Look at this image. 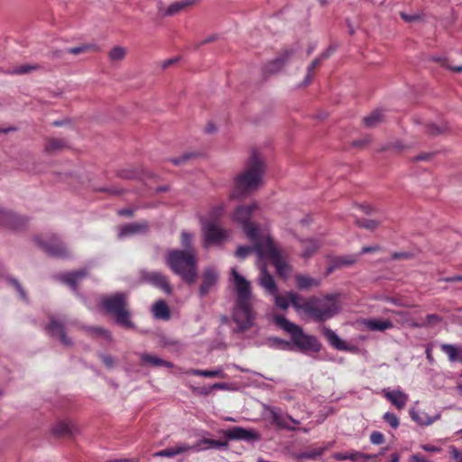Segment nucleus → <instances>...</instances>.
<instances>
[{
  "label": "nucleus",
  "mask_w": 462,
  "mask_h": 462,
  "mask_svg": "<svg viewBox=\"0 0 462 462\" xmlns=\"http://www.w3.org/2000/svg\"><path fill=\"white\" fill-rule=\"evenodd\" d=\"M232 281L236 292L233 319L239 331H245L254 325V314L252 308V291L250 282L236 268L231 270Z\"/></svg>",
  "instance_id": "nucleus-1"
},
{
  "label": "nucleus",
  "mask_w": 462,
  "mask_h": 462,
  "mask_svg": "<svg viewBox=\"0 0 462 462\" xmlns=\"http://www.w3.org/2000/svg\"><path fill=\"white\" fill-rule=\"evenodd\" d=\"M264 165L259 155L254 151L245 164L244 171L235 178L230 197L240 199L256 189L262 181Z\"/></svg>",
  "instance_id": "nucleus-2"
},
{
  "label": "nucleus",
  "mask_w": 462,
  "mask_h": 462,
  "mask_svg": "<svg viewBox=\"0 0 462 462\" xmlns=\"http://www.w3.org/2000/svg\"><path fill=\"white\" fill-rule=\"evenodd\" d=\"M166 263L184 282L188 283L195 282L198 273L194 250H171L166 255Z\"/></svg>",
  "instance_id": "nucleus-3"
},
{
  "label": "nucleus",
  "mask_w": 462,
  "mask_h": 462,
  "mask_svg": "<svg viewBox=\"0 0 462 462\" xmlns=\"http://www.w3.org/2000/svg\"><path fill=\"white\" fill-rule=\"evenodd\" d=\"M273 322L281 329L290 334L292 350L297 349L302 353L320 351L321 346L314 336L305 334L300 326L291 322L285 317L274 315Z\"/></svg>",
  "instance_id": "nucleus-4"
},
{
  "label": "nucleus",
  "mask_w": 462,
  "mask_h": 462,
  "mask_svg": "<svg viewBox=\"0 0 462 462\" xmlns=\"http://www.w3.org/2000/svg\"><path fill=\"white\" fill-rule=\"evenodd\" d=\"M127 299V293L116 292L104 297L101 300V306L106 313L113 317L118 326L125 328H134V324L131 320Z\"/></svg>",
  "instance_id": "nucleus-5"
},
{
  "label": "nucleus",
  "mask_w": 462,
  "mask_h": 462,
  "mask_svg": "<svg viewBox=\"0 0 462 462\" xmlns=\"http://www.w3.org/2000/svg\"><path fill=\"white\" fill-rule=\"evenodd\" d=\"M338 311L337 297L333 294H328L322 298L310 297L306 304V314L318 322L331 319Z\"/></svg>",
  "instance_id": "nucleus-6"
},
{
  "label": "nucleus",
  "mask_w": 462,
  "mask_h": 462,
  "mask_svg": "<svg viewBox=\"0 0 462 462\" xmlns=\"http://www.w3.org/2000/svg\"><path fill=\"white\" fill-rule=\"evenodd\" d=\"M255 247L259 258L270 260L280 276L285 278L290 274V266L270 236L263 237L257 242Z\"/></svg>",
  "instance_id": "nucleus-7"
},
{
  "label": "nucleus",
  "mask_w": 462,
  "mask_h": 462,
  "mask_svg": "<svg viewBox=\"0 0 462 462\" xmlns=\"http://www.w3.org/2000/svg\"><path fill=\"white\" fill-rule=\"evenodd\" d=\"M256 208V204L241 205L236 208L232 216L233 221L239 224L246 236L253 242H255V244L263 237L270 236L269 235H261L258 226L250 221L252 214Z\"/></svg>",
  "instance_id": "nucleus-8"
},
{
  "label": "nucleus",
  "mask_w": 462,
  "mask_h": 462,
  "mask_svg": "<svg viewBox=\"0 0 462 462\" xmlns=\"http://www.w3.org/2000/svg\"><path fill=\"white\" fill-rule=\"evenodd\" d=\"M76 325L77 321L69 319L67 315H51L49 317V323L45 326V330L51 337L59 339L64 346L70 347L74 342L67 335L66 329Z\"/></svg>",
  "instance_id": "nucleus-9"
},
{
  "label": "nucleus",
  "mask_w": 462,
  "mask_h": 462,
  "mask_svg": "<svg viewBox=\"0 0 462 462\" xmlns=\"http://www.w3.org/2000/svg\"><path fill=\"white\" fill-rule=\"evenodd\" d=\"M203 245L204 247L211 245H222L230 236L228 229L221 227L213 221H202Z\"/></svg>",
  "instance_id": "nucleus-10"
},
{
  "label": "nucleus",
  "mask_w": 462,
  "mask_h": 462,
  "mask_svg": "<svg viewBox=\"0 0 462 462\" xmlns=\"http://www.w3.org/2000/svg\"><path fill=\"white\" fill-rule=\"evenodd\" d=\"M35 242L44 252L53 257L69 258L71 255L68 247L55 235L37 236Z\"/></svg>",
  "instance_id": "nucleus-11"
},
{
  "label": "nucleus",
  "mask_w": 462,
  "mask_h": 462,
  "mask_svg": "<svg viewBox=\"0 0 462 462\" xmlns=\"http://www.w3.org/2000/svg\"><path fill=\"white\" fill-rule=\"evenodd\" d=\"M410 414L411 419L420 425H429L440 416L433 406H412Z\"/></svg>",
  "instance_id": "nucleus-12"
},
{
  "label": "nucleus",
  "mask_w": 462,
  "mask_h": 462,
  "mask_svg": "<svg viewBox=\"0 0 462 462\" xmlns=\"http://www.w3.org/2000/svg\"><path fill=\"white\" fill-rule=\"evenodd\" d=\"M141 278L143 282L152 284V286L161 289L165 293L171 292V287L169 283L168 278L161 272H142Z\"/></svg>",
  "instance_id": "nucleus-13"
},
{
  "label": "nucleus",
  "mask_w": 462,
  "mask_h": 462,
  "mask_svg": "<svg viewBox=\"0 0 462 462\" xmlns=\"http://www.w3.org/2000/svg\"><path fill=\"white\" fill-rule=\"evenodd\" d=\"M297 51L298 48L296 47L286 48L279 57L271 60L264 66V72L270 74L278 72L282 69L284 64L291 60V58L297 52Z\"/></svg>",
  "instance_id": "nucleus-14"
},
{
  "label": "nucleus",
  "mask_w": 462,
  "mask_h": 462,
  "mask_svg": "<svg viewBox=\"0 0 462 462\" xmlns=\"http://www.w3.org/2000/svg\"><path fill=\"white\" fill-rule=\"evenodd\" d=\"M217 281V271L212 266L205 268L202 274V282L199 287V296L201 298L206 297L213 287L216 286Z\"/></svg>",
  "instance_id": "nucleus-15"
},
{
  "label": "nucleus",
  "mask_w": 462,
  "mask_h": 462,
  "mask_svg": "<svg viewBox=\"0 0 462 462\" xmlns=\"http://www.w3.org/2000/svg\"><path fill=\"white\" fill-rule=\"evenodd\" d=\"M224 435L230 440H245L251 442L259 439L258 435L254 430H245L241 427L228 429L224 431Z\"/></svg>",
  "instance_id": "nucleus-16"
},
{
  "label": "nucleus",
  "mask_w": 462,
  "mask_h": 462,
  "mask_svg": "<svg viewBox=\"0 0 462 462\" xmlns=\"http://www.w3.org/2000/svg\"><path fill=\"white\" fill-rule=\"evenodd\" d=\"M259 284L271 295H274L278 292V288L274 279L267 271L264 263L260 268Z\"/></svg>",
  "instance_id": "nucleus-17"
},
{
  "label": "nucleus",
  "mask_w": 462,
  "mask_h": 462,
  "mask_svg": "<svg viewBox=\"0 0 462 462\" xmlns=\"http://www.w3.org/2000/svg\"><path fill=\"white\" fill-rule=\"evenodd\" d=\"M148 229V224L145 221L129 223L120 226L118 236L120 238L130 236L136 234H142Z\"/></svg>",
  "instance_id": "nucleus-18"
},
{
  "label": "nucleus",
  "mask_w": 462,
  "mask_h": 462,
  "mask_svg": "<svg viewBox=\"0 0 462 462\" xmlns=\"http://www.w3.org/2000/svg\"><path fill=\"white\" fill-rule=\"evenodd\" d=\"M53 435L58 437L72 436L79 431L77 426L69 420L57 422L52 430Z\"/></svg>",
  "instance_id": "nucleus-19"
},
{
  "label": "nucleus",
  "mask_w": 462,
  "mask_h": 462,
  "mask_svg": "<svg viewBox=\"0 0 462 462\" xmlns=\"http://www.w3.org/2000/svg\"><path fill=\"white\" fill-rule=\"evenodd\" d=\"M22 223V218L18 215H16L13 211L0 208V226L16 228Z\"/></svg>",
  "instance_id": "nucleus-20"
},
{
  "label": "nucleus",
  "mask_w": 462,
  "mask_h": 462,
  "mask_svg": "<svg viewBox=\"0 0 462 462\" xmlns=\"http://www.w3.org/2000/svg\"><path fill=\"white\" fill-rule=\"evenodd\" d=\"M87 276L86 269L64 273L60 276V280L68 284L72 290H76L77 285Z\"/></svg>",
  "instance_id": "nucleus-21"
},
{
  "label": "nucleus",
  "mask_w": 462,
  "mask_h": 462,
  "mask_svg": "<svg viewBox=\"0 0 462 462\" xmlns=\"http://www.w3.org/2000/svg\"><path fill=\"white\" fill-rule=\"evenodd\" d=\"M322 334L326 337L328 342L330 344V346H332L334 348H336L337 350H347L348 349V347L343 342V340L331 328L324 326L322 328Z\"/></svg>",
  "instance_id": "nucleus-22"
},
{
  "label": "nucleus",
  "mask_w": 462,
  "mask_h": 462,
  "mask_svg": "<svg viewBox=\"0 0 462 462\" xmlns=\"http://www.w3.org/2000/svg\"><path fill=\"white\" fill-rule=\"evenodd\" d=\"M190 449H191V447H189L187 444H177L174 447H170L165 449H162V450L153 453L152 457H171L185 453Z\"/></svg>",
  "instance_id": "nucleus-23"
},
{
  "label": "nucleus",
  "mask_w": 462,
  "mask_h": 462,
  "mask_svg": "<svg viewBox=\"0 0 462 462\" xmlns=\"http://www.w3.org/2000/svg\"><path fill=\"white\" fill-rule=\"evenodd\" d=\"M188 374L190 375H198L203 377L209 378H226L227 374H225L222 366H217L214 369L210 370H201V369H190L187 372Z\"/></svg>",
  "instance_id": "nucleus-24"
},
{
  "label": "nucleus",
  "mask_w": 462,
  "mask_h": 462,
  "mask_svg": "<svg viewBox=\"0 0 462 462\" xmlns=\"http://www.w3.org/2000/svg\"><path fill=\"white\" fill-rule=\"evenodd\" d=\"M363 324L370 331H384L393 328V323L390 320L384 319H365Z\"/></svg>",
  "instance_id": "nucleus-25"
},
{
  "label": "nucleus",
  "mask_w": 462,
  "mask_h": 462,
  "mask_svg": "<svg viewBox=\"0 0 462 462\" xmlns=\"http://www.w3.org/2000/svg\"><path fill=\"white\" fill-rule=\"evenodd\" d=\"M358 255L347 254L342 256H336L331 261V266L328 268V272H332L335 269L342 268L346 266L353 265L356 263Z\"/></svg>",
  "instance_id": "nucleus-26"
},
{
  "label": "nucleus",
  "mask_w": 462,
  "mask_h": 462,
  "mask_svg": "<svg viewBox=\"0 0 462 462\" xmlns=\"http://www.w3.org/2000/svg\"><path fill=\"white\" fill-rule=\"evenodd\" d=\"M383 393L392 404H405L408 402V395L400 389H384Z\"/></svg>",
  "instance_id": "nucleus-27"
},
{
  "label": "nucleus",
  "mask_w": 462,
  "mask_h": 462,
  "mask_svg": "<svg viewBox=\"0 0 462 462\" xmlns=\"http://www.w3.org/2000/svg\"><path fill=\"white\" fill-rule=\"evenodd\" d=\"M141 361L144 365H150L151 366L159 367L165 366L167 368H172L173 364L170 361L163 360L156 356L143 353L141 355Z\"/></svg>",
  "instance_id": "nucleus-28"
},
{
  "label": "nucleus",
  "mask_w": 462,
  "mask_h": 462,
  "mask_svg": "<svg viewBox=\"0 0 462 462\" xmlns=\"http://www.w3.org/2000/svg\"><path fill=\"white\" fill-rule=\"evenodd\" d=\"M441 350L448 356L450 362L462 363V346L451 344L441 345Z\"/></svg>",
  "instance_id": "nucleus-29"
},
{
  "label": "nucleus",
  "mask_w": 462,
  "mask_h": 462,
  "mask_svg": "<svg viewBox=\"0 0 462 462\" xmlns=\"http://www.w3.org/2000/svg\"><path fill=\"white\" fill-rule=\"evenodd\" d=\"M321 243L319 240L315 238H309L302 241V257L305 259H309L311 255H313L317 250L320 247Z\"/></svg>",
  "instance_id": "nucleus-30"
},
{
  "label": "nucleus",
  "mask_w": 462,
  "mask_h": 462,
  "mask_svg": "<svg viewBox=\"0 0 462 462\" xmlns=\"http://www.w3.org/2000/svg\"><path fill=\"white\" fill-rule=\"evenodd\" d=\"M295 281L297 287L300 290H307L311 287H317L319 285V281L318 279L304 274L296 275Z\"/></svg>",
  "instance_id": "nucleus-31"
},
{
  "label": "nucleus",
  "mask_w": 462,
  "mask_h": 462,
  "mask_svg": "<svg viewBox=\"0 0 462 462\" xmlns=\"http://www.w3.org/2000/svg\"><path fill=\"white\" fill-rule=\"evenodd\" d=\"M364 125L368 128L376 127L379 124L383 122V115L382 110L376 109L367 116L363 118Z\"/></svg>",
  "instance_id": "nucleus-32"
},
{
  "label": "nucleus",
  "mask_w": 462,
  "mask_h": 462,
  "mask_svg": "<svg viewBox=\"0 0 462 462\" xmlns=\"http://www.w3.org/2000/svg\"><path fill=\"white\" fill-rule=\"evenodd\" d=\"M194 0H179L172 4H171L166 9L164 15L172 16L180 11H182L187 6H189L194 4Z\"/></svg>",
  "instance_id": "nucleus-33"
},
{
  "label": "nucleus",
  "mask_w": 462,
  "mask_h": 462,
  "mask_svg": "<svg viewBox=\"0 0 462 462\" xmlns=\"http://www.w3.org/2000/svg\"><path fill=\"white\" fill-rule=\"evenodd\" d=\"M152 314L155 319H169L171 317L169 308L165 301L158 300L152 308Z\"/></svg>",
  "instance_id": "nucleus-34"
},
{
  "label": "nucleus",
  "mask_w": 462,
  "mask_h": 462,
  "mask_svg": "<svg viewBox=\"0 0 462 462\" xmlns=\"http://www.w3.org/2000/svg\"><path fill=\"white\" fill-rule=\"evenodd\" d=\"M288 298L290 303L297 311H302L306 314V304L308 300H304L300 294L293 291L288 292Z\"/></svg>",
  "instance_id": "nucleus-35"
},
{
  "label": "nucleus",
  "mask_w": 462,
  "mask_h": 462,
  "mask_svg": "<svg viewBox=\"0 0 462 462\" xmlns=\"http://www.w3.org/2000/svg\"><path fill=\"white\" fill-rule=\"evenodd\" d=\"M99 50V46L96 43H86L77 47L69 48L66 51L70 54L78 55L88 51H98Z\"/></svg>",
  "instance_id": "nucleus-36"
},
{
  "label": "nucleus",
  "mask_w": 462,
  "mask_h": 462,
  "mask_svg": "<svg viewBox=\"0 0 462 462\" xmlns=\"http://www.w3.org/2000/svg\"><path fill=\"white\" fill-rule=\"evenodd\" d=\"M2 278L16 290V291L19 293L22 300H23L24 301L28 300L27 294H26L25 291L23 290L21 283L19 282V281L16 278L13 277L9 274H4L2 276Z\"/></svg>",
  "instance_id": "nucleus-37"
},
{
  "label": "nucleus",
  "mask_w": 462,
  "mask_h": 462,
  "mask_svg": "<svg viewBox=\"0 0 462 462\" xmlns=\"http://www.w3.org/2000/svg\"><path fill=\"white\" fill-rule=\"evenodd\" d=\"M127 53V50L122 46H115L108 52V58L111 62L116 63L123 60Z\"/></svg>",
  "instance_id": "nucleus-38"
},
{
  "label": "nucleus",
  "mask_w": 462,
  "mask_h": 462,
  "mask_svg": "<svg viewBox=\"0 0 462 462\" xmlns=\"http://www.w3.org/2000/svg\"><path fill=\"white\" fill-rule=\"evenodd\" d=\"M268 345L271 347H275L281 350H292V343L291 341H287L284 339H281L278 337H271L268 339Z\"/></svg>",
  "instance_id": "nucleus-39"
},
{
  "label": "nucleus",
  "mask_w": 462,
  "mask_h": 462,
  "mask_svg": "<svg viewBox=\"0 0 462 462\" xmlns=\"http://www.w3.org/2000/svg\"><path fill=\"white\" fill-rule=\"evenodd\" d=\"M37 69H38V67L35 65L24 64V65L14 67V69L4 71V72L5 74H9V75H24V74L31 73L32 71L36 70Z\"/></svg>",
  "instance_id": "nucleus-40"
},
{
  "label": "nucleus",
  "mask_w": 462,
  "mask_h": 462,
  "mask_svg": "<svg viewBox=\"0 0 462 462\" xmlns=\"http://www.w3.org/2000/svg\"><path fill=\"white\" fill-rule=\"evenodd\" d=\"M378 455H366L359 451L348 452V459L354 462H365L367 459L377 460Z\"/></svg>",
  "instance_id": "nucleus-41"
},
{
  "label": "nucleus",
  "mask_w": 462,
  "mask_h": 462,
  "mask_svg": "<svg viewBox=\"0 0 462 462\" xmlns=\"http://www.w3.org/2000/svg\"><path fill=\"white\" fill-rule=\"evenodd\" d=\"M224 211L225 205L222 203L218 204L210 209L208 217L207 218H204L202 221H213L215 223H217V220L223 215Z\"/></svg>",
  "instance_id": "nucleus-42"
},
{
  "label": "nucleus",
  "mask_w": 462,
  "mask_h": 462,
  "mask_svg": "<svg viewBox=\"0 0 462 462\" xmlns=\"http://www.w3.org/2000/svg\"><path fill=\"white\" fill-rule=\"evenodd\" d=\"M85 329L97 337H101L107 340L111 339L110 331L102 327H86Z\"/></svg>",
  "instance_id": "nucleus-43"
},
{
  "label": "nucleus",
  "mask_w": 462,
  "mask_h": 462,
  "mask_svg": "<svg viewBox=\"0 0 462 462\" xmlns=\"http://www.w3.org/2000/svg\"><path fill=\"white\" fill-rule=\"evenodd\" d=\"M380 223H381L380 220L367 219V218L357 219L356 221V224L358 226H360L362 228H365L367 230H374V229H375L380 225Z\"/></svg>",
  "instance_id": "nucleus-44"
},
{
  "label": "nucleus",
  "mask_w": 462,
  "mask_h": 462,
  "mask_svg": "<svg viewBox=\"0 0 462 462\" xmlns=\"http://www.w3.org/2000/svg\"><path fill=\"white\" fill-rule=\"evenodd\" d=\"M254 251L256 252V247H255V242H254V245L253 246H250V245H242V246H239L237 248V250L236 251V256L241 260H244L245 258H246L250 254H252Z\"/></svg>",
  "instance_id": "nucleus-45"
},
{
  "label": "nucleus",
  "mask_w": 462,
  "mask_h": 462,
  "mask_svg": "<svg viewBox=\"0 0 462 462\" xmlns=\"http://www.w3.org/2000/svg\"><path fill=\"white\" fill-rule=\"evenodd\" d=\"M201 443L206 444L208 446V448H224L227 447L226 441L215 440V439H203L201 440Z\"/></svg>",
  "instance_id": "nucleus-46"
},
{
  "label": "nucleus",
  "mask_w": 462,
  "mask_h": 462,
  "mask_svg": "<svg viewBox=\"0 0 462 462\" xmlns=\"http://www.w3.org/2000/svg\"><path fill=\"white\" fill-rule=\"evenodd\" d=\"M274 296V303L276 305V307L282 309V310H287L288 307H289V303H290V300L287 297H284V296H281L278 294V292L276 294L273 295Z\"/></svg>",
  "instance_id": "nucleus-47"
},
{
  "label": "nucleus",
  "mask_w": 462,
  "mask_h": 462,
  "mask_svg": "<svg viewBox=\"0 0 462 462\" xmlns=\"http://www.w3.org/2000/svg\"><path fill=\"white\" fill-rule=\"evenodd\" d=\"M324 452V448H318L314 450L305 451L300 455L301 458L315 459L321 456Z\"/></svg>",
  "instance_id": "nucleus-48"
},
{
  "label": "nucleus",
  "mask_w": 462,
  "mask_h": 462,
  "mask_svg": "<svg viewBox=\"0 0 462 462\" xmlns=\"http://www.w3.org/2000/svg\"><path fill=\"white\" fill-rule=\"evenodd\" d=\"M65 145V142L62 139H51L46 146L48 151H55L62 148Z\"/></svg>",
  "instance_id": "nucleus-49"
},
{
  "label": "nucleus",
  "mask_w": 462,
  "mask_h": 462,
  "mask_svg": "<svg viewBox=\"0 0 462 462\" xmlns=\"http://www.w3.org/2000/svg\"><path fill=\"white\" fill-rule=\"evenodd\" d=\"M383 419L393 429H396L399 426V420L393 413L386 412L383 415Z\"/></svg>",
  "instance_id": "nucleus-50"
},
{
  "label": "nucleus",
  "mask_w": 462,
  "mask_h": 462,
  "mask_svg": "<svg viewBox=\"0 0 462 462\" xmlns=\"http://www.w3.org/2000/svg\"><path fill=\"white\" fill-rule=\"evenodd\" d=\"M191 240L192 236L189 233L186 231L181 233V245L185 248L184 250H193L191 248Z\"/></svg>",
  "instance_id": "nucleus-51"
},
{
  "label": "nucleus",
  "mask_w": 462,
  "mask_h": 462,
  "mask_svg": "<svg viewBox=\"0 0 462 462\" xmlns=\"http://www.w3.org/2000/svg\"><path fill=\"white\" fill-rule=\"evenodd\" d=\"M99 358L102 360L104 365L111 369L115 366V358L112 356L106 355V354H99Z\"/></svg>",
  "instance_id": "nucleus-52"
},
{
  "label": "nucleus",
  "mask_w": 462,
  "mask_h": 462,
  "mask_svg": "<svg viewBox=\"0 0 462 462\" xmlns=\"http://www.w3.org/2000/svg\"><path fill=\"white\" fill-rule=\"evenodd\" d=\"M384 437L379 431H374L370 435V441L374 445H379L383 442Z\"/></svg>",
  "instance_id": "nucleus-53"
},
{
  "label": "nucleus",
  "mask_w": 462,
  "mask_h": 462,
  "mask_svg": "<svg viewBox=\"0 0 462 462\" xmlns=\"http://www.w3.org/2000/svg\"><path fill=\"white\" fill-rule=\"evenodd\" d=\"M195 154L192 153V152H187L185 154H183L182 156L180 157H177V158H173L171 160V162L174 164V165H180L181 163L185 162L186 161H188L189 159H190L191 157H193Z\"/></svg>",
  "instance_id": "nucleus-54"
},
{
  "label": "nucleus",
  "mask_w": 462,
  "mask_h": 462,
  "mask_svg": "<svg viewBox=\"0 0 462 462\" xmlns=\"http://www.w3.org/2000/svg\"><path fill=\"white\" fill-rule=\"evenodd\" d=\"M445 127H440L435 124L427 125V131L431 134H439L444 131Z\"/></svg>",
  "instance_id": "nucleus-55"
},
{
  "label": "nucleus",
  "mask_w": 462,
  "mask_h": 462,
  "mask_svg": "<svg viewBox=\"0 0 462 462\" xmlns=\"http://www.w3.org/2000/svg\"><path fill=\"white\" fill-rule=\"evenodd\" d=\"M450 454H451L452 458L456 462H462V452L459 451L457 448L451 447L450 448Z\"/></svg>",
  "instance_id": "nucleus-56"
},
{
  "label": "nucleus",
  "mask_w": 462,
  "mask_h": 462,
  "mask_svg": "<svg viewBox=\"0 0 462 462\" xmlns=\"http://www.w3.org/2000/svg\"><path fill=\"white\" fill-rule=\"evenodd\" d=\"M337 47L334 46V45H330L327 50H325L320 55V59L322 60H325L327 59H328L333 53L334 51H336Z\"/></svg>",
  "instance_id": "nucleus-57"
},
{
  "label": "nucleus",
  "mask_w": 462,
  "mask_h": 462,
  "mask_svg": "<svg viewBox=\"0 0 462 462\" xmlns=\"http://www.w3.org/2000/svg\"><path fill=\"white\" fill-rule=\"evenodd\" d=\"M408 462H432L427 458H425L421 454H413L411 455L409 459H408Z\"/></svg>",
  "instance_id": "nucleus-58"
},
{
  "label": "nucleus",
  "mask_w": 462,
  "mask_h": 462,
  "mask_svg": "<svg viewBox=\"0 0 462 462\" xmlns=\"http://www.w3.org/2000/svg\"><path fill=\"white\" fill-rule=\"evenodd\" d=\"M411 254L408 252H400V253H393L392 254V258L393 260H402V259H410L411 258Z\"/></svg>",
  "instance_id": "nucleus-59"
},
{
  "label": "nucleus",
  "mask_w": 462,
  "mask_h": 462,
  "mask_svg": "<svg viewBox=\"0 0 462 462\" xmlns=\"http://www.w3.org/2000/svg\"><path fill=\"white\" fill-rule=\"evenodd\" d=\"M273 420L278 425L282 427H286L287 423L285 419L282 416L278 415L276 412L273 411Z\"/></svg>",
  "instance_id": "nucleus-60"
},
{
  "label": "nucleus",
  "mask_w": 462,
  "mask_h": 462,
  "mask_svg": "<svg viewBox=\"0 0 462 462\" xmlns=\"http://www.w3.org/2000/svg\"><path fill=\"white\" fill-rule=\"evenodd\" d=\"M401 17L407 23L415 22L420 19L418 14H408L405 13H401Z\"/></svg>",
  "instance_id": "nucleus-61"
},
{
  "label": "nucleus",
  "mask_w": 462,
  "mask_h": 462,
  "mask_svg": "<svg viewBox=\"0 0 462 462\" xmlns=\"http://www.w3.org/2000/svg\"><path fill=\"white\" fill-rule=\"evenodd\" d=\"M420 448L427 452H439L441 450L440 448L431 444H423L420 446Z\"/></svg>",
  "instance_id": "nucleus-62"
},
{
  "label": "nucleus",
  "mask_w": 462,
  "mask_h": 462,
  "mask_svg": "<svg viewBox=\"0 0 462 462\" xmlns=\"http://www.w3.org/2000/svg\"><path fill=\"white\" fill-rule=\"evenodd\" d=\"M213 389L219 390H231L233 389L232 384L228 383H216L212 386Z\"/></svg>",
  "instance_id": "nucleus-63"
},
{
  "label": "nucleus",
  "mask_w": 462,
  "mask_h": 462,
  "mask_svg": "<svg viewBox=\"0 0 462 462\" xmlns=\"http://www.w3.org/2000/svg\"><path fill=\"white\" fill-rule=\"evenodd\" d=\"M359 208L364 213L367 215H371L375 212V209L369 204L360 205Z\"/></svg>",
  "instance_id": "nucleus-64"
}]
</instances>
